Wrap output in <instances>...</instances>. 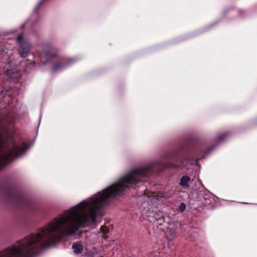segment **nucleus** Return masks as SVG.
<instances>
[{"mask_svg": "<svg viewBox=\"0 0 257 257\" xmlns=\"http://www.w3.org/2000/svg\"><path fill=\"white\" fill-rule=\"evenodd\" d=\"M190 181V178L189 176H183L180 180V185L184 188L187 189L189 187L188 183Z\"/></svg>", "mask_w": 257, "mask_h": 257, "instance_id": "obj_7", "label": "nucleus"}, {"mask_svg": "<svg viewBox=\"0 0 257 257\" xmlns=\"http://www.w3.org/2000/svg\"><path fill=\"white\" fill-rule=\"evenodd\" d=\"M242 203H243V204H247L246 203H245V202H242Z\"/></svg>", "mask_w": 257, "mask_h": 257, "instance_id": "obj_13", "label": "nucleus"}, {"mask_svg": "<svg viewBox=\"0 0 257 257\" xmlns=\"http://www.w3.org/2000/svg\"><path fill=\"white\" fill-rule=\"evenodd\" d=\"M154 197V195L151 193L150 195H148V199L146 200V201L149 203V201H152V199L151 198L152 197Z\"/></svg>", "mask_w": 257, "mask_h": 257, "instance_id": "obj_10", "label": "nucleus"}, {"mask_svg": "<svg viewBox=\"0 0 257 257\" xmlns=\"http://www.w3.org/2000/svg\"><path fill=\"white\" fill-rule=\"evenodd\" d=\"M100 257H103V256H100Z\"/></svg>", "mask_w": 257, "mask_h": 257, "instance_id": "obj_14", "label": "nucleus"}, {"mask_svg": "<svg viewBox=\"0 0 257 257\" xmlns=\"http://www.w3.org/2000/svg\"><path fill=\"white\" fill-rule=\"evenodd\" d=\"M72 248L75 253L80 254L83 250V244L81 241L75 242L73 243Z\"/></svg>", "mask_w": 257, "mask_h": 257, "instance_id": "obj_6", "label": "nucleus"}, {"mask_svg": "<svg viewBox=\"0 0 257 257\" xmlns=\"http://www.w3.org/2000/svg\"><path fill=\"white\" fill-rule=\"evenodd\" d=\"M186 209V205L184 203H181L179 206V210L181 212H183Z\"/></svg>", "mask_w": 257, "mask_h": 257, "instance_id": "obj_9", "label": "nucleus"}, {"mask_svg": "<svg viewBox=\"0 0 257 257\" xmlns=\"http://www.w3.org/2000/svg\"><path fill=\"white\" fill-rule=\"evenodd\" d=\"M146 194H147V192H145L144 193V197H146Z\"/></svg>", "mask_w": 257, "mask_h": 257, "instance_id": "obj_12", "label": "nucleus"}, {"mask_svg": "<svg viewBox=\"0 0 257 257\" xmlns=\"http://www.w3.org/2000/svg\"><path fill=\"white\" fill-rule=\"evenodd\" d=\"M227 137V134H223L219 136L217 138V142H221L223 141L225 138Z\"/></svg>", "mask_w": 257, "mask_h": 257, "instance_id": "obj_8", "label": "nucleus"}, {"mask_svg": "<svg viewBox=\"0 0 257 257\" xmlns=\"http://www.w3.org/2000/svg\"><path fill=\"white\" fill-rule=\"evenodd\" d=\"M100 230H101V232H102L103 233H104V231L103 228H102V227H101V228H100Z\"/></svg>", "mask_w": 257, "mask_h": 257, "instance_id": "obj_11", "label": "nucleus"}, {"mask_svg": "<svg viewBox=\"0 0 257 257\" xmlns=\"http://www.w3.org/2000/svg\"><path fill=\"white\" fill-rule=\"evenodd\" d=\"M4 70L6 74L11 79L17 78L19 75L18 69L15 68L12 62H8L4 67Z\"/></svg>", "mask_w": 257, "mask_h": 257, "instance_id": "obj_2", "label": "nucleus"}, {"mask_svg": "<svg viewBox=\"0 0 257 257\" xmlns=\"http://www.w3.org/2000/svg\"><path fill=\"white\" fill-rule=\"evenodd\" d=\"M74 61H75L74 59H71L69 60L67 63H63L62 65H61L59 63H56L54 65V66H53V67L52 68V70L53 72H55L56 71L62 70L63 68H64L65 67H67V66H70L71 64H72L73 63V62H74Z\"/></svg>", "mask_w": 257, "mask_h": 257, "instance_id": "obj_4", "label": "nucleus"}, {"mask_svg": "<svg viewBox=\"0 0 257 257\" xmlns=\"http://www.w3.org/2000/svg\"><path fill=\"white\" fill-rule=\"evenodd\" d=\"M55 57L53 53V49L50 46H46L44 52L41 54V61L42 63H45L49 62L51 58Z\"/></svg>", "mask_w": 257, "mask_h": 257, "instance_id": "obj_3", "label": "nucleus"}, {"mask_svg": "<svg viewBox=\"0 0 257 257\" xmlns=\"http://www.w3.org/2000/svg\"><path fill=\"white\" fill-rule=\"evenodd\" d=\"M190 161L187 159L177 161L176 164L174 165V167L177 168H185L188 169L189 168Z\"/></svg>", "mask_w": 257, "mask_h": 257, "instance_id": "obj_5", "label": "nucleus"}, {"mask_svg": "<svg viewBox=\"0 0 257 257\" xmlns=\"http://www.w3.org/2000/svg\"><path fill=\"white\" fill-rule=\"evenodd\" d=\"M17 42L20 45L19 53L22 58H26L30 52L31 45L30 42H26L23 40V34H20L17 37Z\"/></svg>", "mask_w": 257, "mask_h": 257, "instance_id": "obj_1", "label": "nucleus"}]
</instances>
